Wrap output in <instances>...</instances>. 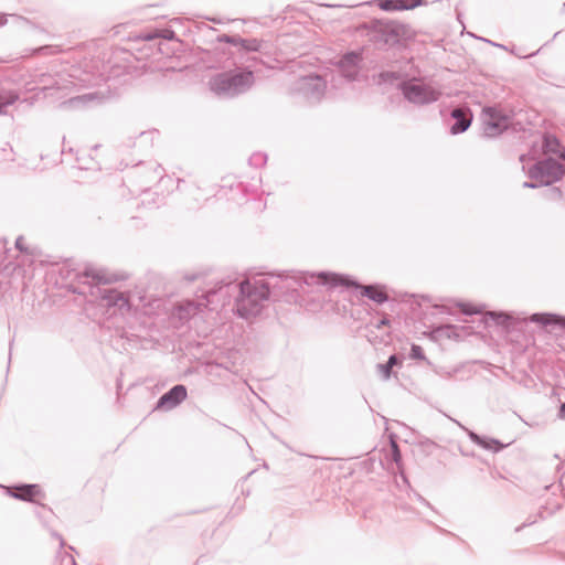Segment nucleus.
Wrapping results in <instances>:
<instances>
[{
    "mask_svg": "<svg viewBox=\"0 0 565 565\" xmlns=\"http://www.w3.org/2000/svg\"><path fill=\"white\" fill-rule=\"evenodd\" d=\"M264 42L258 39H243L238 42V47L244 52H260Z\"/></svg>",
    "mask_w": 565,
    "mask_h": 565,
    "instance_id": "bb28decb",
    "label": "nucleus"
},
{
    "mask_svg": "<svg viewBox=\"0 0 565 565\" xmlns=\"http://www.w3.org/2000/svg\"><path fill=\"white\" fill-rule=\"evenodd\" d=\"M78 282L83 285L78 294H89L95 301H99L103 307H116L119 310L128 307V299L117 289L110 287V284L117 280L115 275L107 274L103 269L86 268L77 274Z\"/></svg>",
    "mask_w": 565,
    "mask_h": 565,
    "instance_id": "f03ea898",
    "label": "nucleus"
},
{
    "mask_svg": "<svg viewBox=\"0 0 565 565\" xmlns=\"http://www.w3.org/2000/svg\"><path fill=\"white\" fill-rule=\"evenodd\" d=\"M265 161H266V156L262 154V153H254L249 158L250 164H254V166H262L263 163H265Z\"/></svg>",
    "mask_w": 565,
    "mask_h": 565,
    "instance_id": "2f4dec72",
    "label": "nucleus"
},
{
    "mask_svg": "<svg viewBox=\"0 0 565 565\" xmlns=\"http://www.w3.org/2000/svg\"><path fill=\"white\" fill-rule=\"evenodd\" d=\"M377 7L387 12L413 10L426 4L425 0H375Z\"/></svg>",
    "mask_w": 565,
    "mask_h": 565,
    "instance_id": "6ab92c4d",
    "label": "nucleus"
},
{
    "mask_svg": "<svg viewBox=\"0 0 565 565\" xmlns=\"http://www.w3.org/2000/svg\"><path fill=\"white\" fill-rule=\"evenodd\" d=\"M19 99L17 93L10 92L0 96V115L3 114V108L13 105Z\"/></svg>",
    "mask_w": 565,
    "mask_h": 565,
    "instance_id": "c85d7f7f",
    "label": "nucleus"
},
{
    "mask_svg": "<svg viewBox=\"0 0 565 565\" xmlns=\"http://www.w3.org/2000/svg\"><path fill=\"white\" fill-rule=\"evenodd\" d=\"M189 281H193L198 278V275L186 276L185 277Z\"/></svg>",
    "mask_w": 565,
    "mask_h": 565,
    "instance_id": "37998d69",
    "label": "nucleus"
},
{
    "mask_svg": "<svg viewBox=\"0 0 565 565\" xmlns=\"http://www.w3.org/2000/svg\"><path fill=\"white\" fill-rule=\"evenodd\" d=\"M271 299L263 275L241 281L238 296L235 298L234 309L245 319L260 313L264 302Z\"/></svg>",
    "mask_w": 565,
    "mask_h": 565,
    "instance_id": "20e7f679",
    "label": "nucleus"
},
{
    "mask_svg": "<svg viewBox=\"0 0 565 565\" xmlns=\"http://www.w3.org/2000/svg\"><path fill=\"white\" fill-rule=\"evenodd\" d=\"M565 167L554 158H547L536 162L529 172L531 179L539 181L541 185H550L563 178Z\"/></svg>",
    "mask_w": 565,
    "mask_h": 565,
    "instance_id": "1a4fd4ad",
    "label": "nucleus"
},
{
    "mask_svg": "<svg viewBox=\"0 0 565 565\" xmlns=\"http://www.w3.org/2000/svg\"><path fill=\"white\" fill-rule=\"evenodd\" d=\"M362 60V52L350 51L339 58L337 65L345 78L354 81L359 74Z\"/></svg>",
    "mask_w": 565,
    "mask_h": 565,
    "instance_id": "ddd939ff",
    "label": "nucleus"
},
{
    "mask_svg": "<svg viewBox=\"0 0 565 565\" xmlns=\"http://www.w3.org/2000/svg\"><path fill=\"white\" fill-rule=\"evenodd\" d=\"M558 417L565 419V403H562L558 409Z\"/></svg>",
    "mask_w": 565,
    "mask_h": 565,
    "instance_id": "e433bc0d",
    "label": "nucleus"
},
{
    "mask_svg": "<svg viewBox=\"0 0 565 565\" xmlns=\"http://www.w3.org/2000/svg\"><path fill=\"white\" fill-rule=\"evenodd\" d=\"M480 323H482L484 328L495 326L508 329L513 324V317L505 312L490 311L480 318Z\"/></svg>",
    "mask_w": 565,
    "mask_h": 565,
    "instance_id": "412c9836",
    "label": "nucleus"
},
{
    "mask_svg": "<svg viewBox=\"0 0 565 565\" xmlns=\"http://www.w3.org/2000/svg\"><path fill=\"white\" fill-rule=\"evenodd\" d=\"M457 306L461 309L462 313L467 316L479 313V310L473 308L471 305L459 302Z\"/></svg>",
    "mask_w": 565,
    "mask_h": 565,
    "instance_id": "7c9ffc66",
    "label": "nucleus"
},
{
    "mask_svg": "<svg viewBox=\"0 0 565 565\" xmlns=\"http://www.w3.org/2000/svg\"><path fill=\"white\" fill-rule=\"evenodd\" d=\"M398 88L402 90L403 96L407 102L420 106L435 103L441 96L439 89L430 85L419 83L415 78L401 82L398 84Z\"/></svg>",
    "mask_w": 565,
    "mask_h": 565,
    "instance_id": "423d86ee",
    "label": "nucleus"
},
{
    "mask_svg": "<svg viewBox=\"0 0 565 565\" xmlns=\"http://www.w3.org/2000/svg\"><path fill=\"white\" fill-rule=\"evenodd\" d=\"M462 429L467 433L468 437L472 443H475L476 445L480 446L483 449L499 452L507 447V445L501 443L499 439L481 436L475 433L473 430L468 429L467 427H462Z\"/></svg>",
    "mask_w": 565,
    "mask_h": 565,
    "instance_id": "aec40b11",
    "label": "nucleus"
},
{
    "mask_svg": "<svg viewBox=\"0 0 565 565\" xmlns=\"http://www.w3.org/2000/svg\"><path fill=\"white\" fill-rule=\"evenodd\" d=\"M534 523H535V521H534V520H530V519H529L527 521H525L524 523H522L520 526H518V527L515 529V532H520V531H521V530H523L524 527H526V526H529V525H532V524H534Z\"/></svg>",
    "mask_w": 565,
    "mask_h": 565,
    "instance_id": "f704fd0d",
    "label": "nucleus"
},
{
    "mask_svg": "<svg viewBox=\"0 0 565 565\" xmlns=\"http://www.w3.org/2000/svg\"><path fill=\"white\" fill-rule=\"evenodd\" d=\"M53 535H54L56 539H58V540H60V542H61V546H63V545H64V540H63V537H62L58 533H53Z\"/></svg>",
    "mask_w": 565,
    "mask_h": 565,
    "instance_id": "79ce46f5",
    "label": "nucleus"
},
{
    "mask_svg": "<svg viewBox=\"0 0 565 565\" xmlns=\"http://www.w3.org/2000/svg\"><path fill=\"white\" fill-rule=\"evenodd\" d=\"M73 565H77L75 561H73Z\"/></svg>",
    "mask_w": 565,
    "mask_h": 565,
    "instance_id": "de8ad7c7",
    "label": "nucleus"
},
{
    "mask_svg": "<svg viewBox=\"0 0 565 565\" xmlns=\"http://www.w3.org/2000/svg\"><path fill=\"white\" fill-rule=\"evenodd\" d=\"M408 356L412 358V359H416V360H425L426 359V355H419V354L408 355Z\"/></svg>",
    "mask_w": 565,
    "mask_h": 565,
    "instance_id": "a19ab883",
    "label": "nucleus"
},
{
    "mask_svg": "<svg viewBox=\"0 0 565 565\" xmlns=\"http://www.w3.org/2000/svg\"><path fill=\"white\" fill-rule=\"evenodd\" d=\"M98 98L99 96L97 93H87L68 98L67 100L61 103L60 106L66 109H79L86 107Z\"/></svg>",
    "mask_w": 565,
    "mask_h": 565,
    "instance_id": "4be33fe9",
    "label": "nucleus"
},
{
    "mask_svg": "<svg viewBox=\"0 0 565 565\" xmlns=\"http://www.w3.org/2000/svg\"><path fill=\"white\" fill-rule=\"evenodd\" d=\"M233 362H218V361H206L205 369L209 374L221 375V370L232 372Z\"/></svg>",
    "mask_w": 565,
    "mask_h": 565,
    "instance_id": "393cba45",
    "label": "nucleus"
},
{
    "mask_svg": "<svg viewBox=\"0 0 565 565\" xmlns=\"http://www.w3.org/2000/svg\"><path fill=\"white\" fill-rule=\"evenodd\" d=\"M404 355H390L388 361L386 363H379L376 369L383 380H388L392 375V370L394 366H401L403 363Z\"/></svg>",
    "mask_w": 565,
    "mask_h": 565,
    "instance_id": "b1692460",
    "label": "nucleus"
},
{
    "mask_svg": "<svg viewBox=\"0 0 565 565\" xmlns=\"http://www.w3.org/2000/svg\"><path fill=\"white\" fill-rule=\"evenodd\" d=\"M461 455L468 456L469 454H467L463 450H461Z\"/></svg>",
    "mask_w": 565,
    "mask_h": 565,
    "instance_id": "49530a36",
    "label": "nucleus"
},
{
    "mask_svg": "<svg viewBox=\"0 0 565 565\" xmlns=\"http://www.w3.org/2000/svg\"><path fill=\"white\" fill-rule=\"evenodd\" d=\"M204 308V301L186 300L180 302L172 311L171 319L184 323Z\"/></svg>",
    "mask_w": 565,
    "mask_h": 565,
    "instance_id": "f3484780",
    "label": "nucleus"
},
{
    "mask_svg": "<svg viewBox=\"0 0 565 565\" xmlns=\"http://www.w3.org/2000/svg\"><path fill=\"white\" fill-rule=\"evenodd\" d=\"M543 149L544 152L555 154L565 161V150L555 136L548 134L544 136Z\"/></svg>",
    "mask_w": 565,
    "mask_h": 565,
    "instance_id": "5701e85b",
    "label": "nucleus"
},
{
    "mask_svg": "<svg viewBox=\"0 0 565 565\" xmlns=\"http://www.w3.org/2000/svg\"><path fill=\"white\" fill-rule=\"evenodd\" d=\"M157 36H161V38H163L166 40H173L175 38V33H174V31L167 29V30H163L161 34L149 35L147 39L151 40V39L157 38Z\"/></svg>",
    "mask_w": 565,
    "mask_h": 565,
    "instance_id": "473e14b6",
    "label": "nucleus"
},
{
    "mask_svg": "<svg viewBox=\"0 0 565 565\" xmlns=\"http://www.w3.org/2000/svg\"><path fill=\"white\" fill-rule=\"evenodd\" d=\"M526 320L543 327L546 332L559 340V348L565 353V316L556 313H533Z\"/></svg>",
    "mask_w": 565,
    "mask_h": 565,
    "instance_id": "9d476101",
    "label": "nucleus"
},
{
    "mask_svg": "<svg viewBox=\"0 0 565 565\" xmlns=\"http://www.w3.org/2000/svg\"><path fill=\"white\" fill-rule=\"evenodd\" d=\"M150 135H153V132H149V134H147V132H141V134H140V139H141V140H146Z\"/></svg>",
    "mask_w": 565,
    "mask_h": 565,
    "instance_id": "ea45409f",
    "label": "nucleus"
},
{
    "mask_svg": "<svg viewBox=\"0 0 565 565\" xmlns=\"http://www.w3.org/2000/svg\"><path fill=\"white\" fill-rule=\"evenodd\" d=\"M343 280L342 282H339L338 286H347V287H354L356 289H361V295L363 297H367L369 299L375 301L376 303H383L387 301L388 297L385 291H383L379 286L375 285H367L362 286L359 282L350 279L347 276H342Z\"/></svg>",
    "mask_w": 565,
    "mask_h": 565,
    "instance_id": "2eb2a0df",
    "label": "nucleus"
},
{
    "mask_svg": "<svg viewBox=\"0 0 565 565\" xmlns=\"http://www.w3.org/2000/svg\"><path fill=\"white\" fill-rule=\"evenodd\" d=\"M23 241H24L23 236H19L15 239V248L19 249L22 253H28V248L24 246Z\"/></svg>",
    "mask_w": 565,
    "mask_h": 565,
    "instance_id": "72a5a7b5",
    "label": "nucleus"
},
{
    "mask_svg": "<svg viewBox=\"0 0 565 565\" xmlns=\"http://www.w3.org/2000/svg\"><path fill=\"white\" fill-rule=\"evenodd\" d=\"M454 423H457L461 428L463 427L460 423L457 422V419H454Z\"/></svg>",
    "mask_w": 565,
    "mask_h": 565,
    "instance_id": "a18cd8bd",
    "label": "nucleus"
},
{
    "mask_svg": "<svg viewBox=\"0 0 565 565\" xmlns=\"http://www.w3.org/2000/svg\"><path fill=\"white\" fill-rule=\"evenodd\" d=\"M468 329H470V327L455 326V324H441V326L436 327L431 331V337L434 340H437V341L444 340V339H448V340L454 339L456 341H459V340L463 339V337L469 334Z\"/></svg>",
    "mask_w": 565,
    "mask_h": 565,
    "instance_id": "dca6fc26",
    "label": "nucleus"
},
{
    "mask_svg": "<svg viewBox=\"0 0 565 565\" xmlns=\"http://www.w3.org/2000/svg\"><path fill=\"white\" fill-rule=\"evenodd\" d=\"M11 354H8V365H10V362H11Z\"/></svg>",
    "mask_w": 565,
    "mask_h": 565,
    "instance_id": "c03bdc74",
    "label": "nucleus"
},
{
    "mask_svg": "<svg viewBox=\"0 0 565 565\" xmlns=\"http://www.w3.org/2000/svg\"><path fill=\"white\" fill-rule=\"evenodd\" d=\"M7 493L17 500L35 503V498L43 497L41 487L36 483H18L9 487Z\"/></svg>",
    "mask_w": 565,
    "mask_h": 565,
    "instance_id": "4468645a",
    "label": "nucleus"
},
{
    "mask_svg": "<svg viewBox=\"0 0 565 565\" xmlns=\"http://www.w3.org/2000/svg\"><path fill=\"white\" fill-rule=\"evenodd\" d=\"M360 30L377 50L404 47L416 35L409 24L390 19L370 20Z\"/></svg>",
    "mask_w": 565,
    "mask_h": 565,
    "instance_id": "7ed1b4c3",
    "label": "nucleus"
},
{
    "mask_svg": "<svg viewBox=\"0 0 565 565\" xmlns=\"http://www.w3.org/2000/svg\"><path fill=\"white\" fill-rule=\"evenodd\" d=\"M482 116L483 132L488 137H495L509 127V117L494 107H486Z\"/></svg>",
    "mask_w": 565,
    "mask_h": 565,
    "instance_id": "9b49d317",
    "label": "nucleus"
},
{
    "mask_svg": "<svg viewBox=\"0 0 565 565\" xmlns=\"http://www.w3.org/2000/svg\"><path fill=\"white\" fill-rule=\"evenodd\" d=\"M455 122L450 127L451 135L465 132L471 125L472 114L468 108L456 107L451 110Z\"/></svg>",
    "mask_w": 565,
    "mask_h": 565,
    "instance_id": "a211bd4d",
    "label": "nucleus"
},
{
    "mask_svg": "<svg viewBox=\"0 0 565 565\" xmlns=\"http://www.w3.org/2000/svg\"><path fill=\"white\" fill-rule=\"evenodd\" d=\"M391 455L393 461L396 463L397 468L401 470V478L404 483L409 484L407 477L405 476L404 471L402 470V454L399 450L398 445L393 441L391 445Z\"/></svg>",
    "mask_w": 565,
    "mask_h": 565,
    "instance_id": "cd10ccee",
    "label": "nucleus"
},
{
    "mask_svg": "<svg viewBox=\"0 0 565 565\" xmlns=\"http://www.w3.org/2000/svg\"><path fill=\"white\" fill-rule=\"evenodd\" d=\"M241 281H220L213 287L203 291L201 297L204 299V308L216 310L220 306L224 307L230 303L231 298L238 296Z\"/></svg>",
    "mask_w": 565,
    "mask_h": 565,
    "instance_id": "0eeeda50",
    "label": "nucleus"
},
{
    "mask_svg": "<svg viewBox=\"0 0 565 565\" xmlns=\"http://www.w3.org/2000/svg\"><path fill=\"white\" fill-rule=\"evenodd\" d=\"M254 83V73L244 68L218 73L210 78L209 86L215 95L233 98L249 90Z\"/></svg>",
    "mask_w": 565,
    "mask_h": 565,
    "instance_id": "39448f33",
    "label": "nucleus"
},
{
    "mask_svg": "<svg viewBox=\"0 0 565 565\" xmlns=\"http://www.w3.org/2000/svg\"><path fill=\"white\" fill-rule=\"evenodd\" d=\"M186 387L182 384H177L159 397L154 409L171 411L180 405L186 398Z\"/></svg>",
    "mask_w": 565,
    "mask_h": 565,
    "instance_id": "f8f14e48",
    "label": "nucleus"
},
{
    "mask_svg": "<svg viewBox=\"0 0 565 565\" xmlns=\"http://www.w3.org/2000/svg\"><path fill=\"white\" fill-rule=\"evenodd\" d=\"M402 77H403V75L399 72L384 71L377 75V84L379 85H382V84L393 85V84L397 83V85H398L402 82L401 81Z\"/></svg>",
    "mask_w": 565,
    "mask_h": 565,
    "instance_id": "a878e982",
    "label": "nucleus"
},
{
    "mask_svg": "<svg viewBox=\"0 0 565 565\" xmlns=\"http://www.w3.org/2000/svg\"><path fill=\"white\" fill-rule=\"evenodd\" d=\"M217 41L237 46L238 42H241V36L239 35L222 34L217 38Z\"/></svg>",
    "mask_w": 565,
    "mask_h": 565,
    "instance_id": "c756f323",
    "label": "nucleus"
},
{
    "mask_svg": "<svg viewBox=\"0 0 565 565\" xmlns=\"http://www.w3.org/2000/svg\"><path fill=\"white\" fill-rule=\"evenodd\" d=\"M268 291L273 300L286 298L288 301L297 300L300 294L308 292L307 288L313 285L337 287L342 282V275L321 271L319 274L309 273H287L263 275Z\"/></svg>",
    "mask_w": 565,
    "mask_h": 565,
    "instance_id": "f257e3e1",
    "label": "nucleus"
},
{
    "mask_svg": "<svg viewBox=\"0 0 565 565\" xmlns=\"http://www.w3.org/2000/svg\"><path fill=\"white\" fill-rule=\"evenodd\" d=\"M416 497L419 502H422L423 504H425L427 507H430L429 502L425 498H423L420 494L416 493Z\"/></svg>",
    "mask_w": 565,
    "mask_h": 565,
    "instance_id": "4c0bfd02",
    "label": "nucleus"
},
{
    "mask_svg": "<svg viewBox=\"0 0 565 565\" xmlns=\"http://www.w3.org/2000/svg\"><path fill=\"white\" fill-rule=\"evenodd\" d=\"M327 82L317 74L301 76L295 81L292 90L309 103H318L324 96Z\"/></svg>",
    "mask_w": 565,
    "mask_h": 565,
    "instance_id": "6e6552de",
    "label": "nucleus"
},
{
    "mask_svg": "<svg viewBox=\"0 0 565 565\" xmlns=\"http://www.w3.org/2000/svg\"><path fill=\"white\" fill-rule=\"evenodd\" d=\"M540 185V182L536 181V182H530V181H526L523 183V186L524 188H530V189H535Z\"/></svg>",
    "mask_w": 565,
    "mask_h": 565,
    "instance_id": "c9c22d12",
    "label": "nucleus"
},
{
    "mask_svg": "<svg viewBox=\"0 0 565 565\" xmlns=\"http://www.w3.org/2000/svg\"><path fill=\"white\" fill-rule=\"evenodd\" d=\"M411 353H423V351L419 345L413 344Z\"/></svg>",
    "mask_w": 565,
    "mask_h": 565,
    "instance_id": "58836bf2",
    "label": "nucleus"
}]
</instances>
